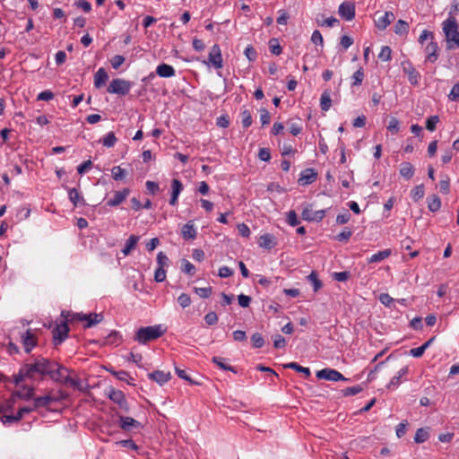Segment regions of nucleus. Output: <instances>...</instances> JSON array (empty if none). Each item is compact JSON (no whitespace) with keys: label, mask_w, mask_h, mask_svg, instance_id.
<instances>
[{"label":"nucleus","mask_w":459,"mask_h":459,"mask_svg":"<svg viewBox=\"0 0 459 459\" xmlns=\"http://www.w3.org/2000/svg\"><path fill=\"white\" fill-rule=\"evenodd\" d=\"M52 366L50 368L48 377L55 382H58L74 388L80 389L81 382L78 378H74L70 377V370L63 366H60L58 363L53 361Z\"/></svg>","instance_id":"1"},{"label":"nucleus","mask_w":459,"mask_h":459,"mask_svg":"<svg viewBox=\"0 0 459 459\" xmlns=\"http://www.w3.org/2000/svg\"><path fill=\"white\" fill-rule=\"evenodd\" d=\"M442 29L445 33L447 49L459 48V30L456 19L452 14L442 23Z\"/></svg>","instance_id":"2"},{"label":"nucleus","mask_w":459,"mask_h":459,"mask_svg":"<svg viewBox=\"0 0 459 459\" xmlns=\"http://www.w3.org/2000/svg\"><path fill=\"white\" fill-rule=\"evenodd\" d=\"M164 332L165 330L160 325L141 327L137 330L134 339L141 344H145L160 338Z\"/></svg>","instance_id":"3"},{"label":"nucleus","mask_w":459,"mask_h":459,"mask_svg":"<svg viewBox=\"0 0 459 459\" xmlns=\"http://www.w3.org/2000/svg\"><path fill=\"white\" fill-rule=\"evenodd\" d=\"M62 317L65 318L66 320H69V317H71V321H81L85 322L84 327L90 328L97 324L100 323L103 320V316L101 314L97 313H91L89 315L83 314V313H73L70 311H62L61 313Z\"/></svg>","instance_id":"4"},{"label":"nucleus","mask_w":459,"mask_h":459,"mask_svg":"<svg viewBox=\"0 0 459 459\" xmlns=\"http://www.w3.org/2000/svg\"><path fill=\"white\" fill-rule=\"evenodd\" d=\"M52 362L46 358L39 356L35 358L33 362L26 363L25 366L30 369V378H34L37 375L41 377L48 376L50 368L53 367Z\"/></svg>","instance_id":"5"},{"label":"nucleus","mask_w":459,"mask_h":459,"mask_svg":"<svg viewBox=\"0 0 459 459\" xmlns=\"http://www.w3.org/2000/svg\"><path fill=\"white\" fill-rule=\"evenodd\" d=\"M131 87L132 84L130 82L117 78L111 81L108 87V92L126 95L130 91Z\"/></svg>","instance_id":"6"},{"label":"nucleus","mask_w":459,"mask_h":459,"mask_svg":"<svg viewBox=\"0 0 459 459\" xmlns=\"http://www.w3.org/2000/svg\"><path fill=\"white\" fill-rule=\"evenodd\" d=\"M318 379H324L333 382L338 381H348L349 379L343 377V375L336 369L325 368L316 371V374Z\"/></svg>","instance_id":"7"},{"label":"nucleus","mask_w":459,"mask_h":459,"mask_svg":"<svg viewBox=\"0 0 459 459\" xmlns=\"http://www.w3.org/2000/svg\"><path fill=\"white\" fill-rule=\"evenodd\" d=\"M65 321H63L60 324H57L56 326L53 330V339L55 345L61 344L68 336L69 328L67 326V322L65 318H64ZM71 319V317H69ZM72 322L71 320H69Z\"/></svg>","instance_id":"8"},{"label":"nucleus","mask_w":459,"mask_h":459,"mask_svg":"<svg viewBox=\"0 0 459 459\" xmlns=\"http://www.w3.org/2000/svg\"><path fill=\"white\" fill-rule=\"evenodd\" d=\"M21 342L22 343L24 351L30 353L38 344V339L35 332L31 329L26 330L21 334Z\"/></svg>","instance_id":"9"},{"label":"nucleus","mask_w":459,"mask_h":459,"mask_svg":"<svg viewBox=\"0 0 459 459\" xmlns=\"http://www.w3.org/2000/svg\"><path fill=\"white\" fill-rule=\"evenodd\" d=\"M206 64L211 65L216 69H221L223 66L221 51L219 45L215 44L211 48L208 56V63Z\"/></svg>","instance_id":"10"},{"label":"nucleus","mask_w":459,"mask_h":459,"mask_svg":"<svg viewBox=\"0 0 459 459\" xmlns=\"http://www.w3.org/2000/svg\"><path fill=\"white\" fill-rule=\"evenodd\" d=\"M339 14L345 21H351L355 17V5L351 2H344L339 6Z\"/></svg>","instance_id":"11"},{"label":"nucleus","mask_w":459,"mask_h":459,"mask_svg":"<svg viewBox=\"0 0 459 459\" xmlns=\"http://www.w3.org/2000/svg\"><path fill=\"white\" fill-rule=\"evenodd\" d=\"M403 71L408 76L409 82L412 85H418L420 79V73L414 68L411 63L407 62L403 65Z\"/></svg>","instance_id":"12"},{"label":"nucleus","mask_w":459,"mask_h":459,"mask_svg":"<svg viewBox=\"0 0 459 459\" xmlns=\"http://www.w3.org/2000/svg\"><path fill=\"white\" fill-rule=\"evenodd\" d=\"M422 47L424 48V52L426 53V61L430 62V63H435L438 57L437 43L435 42L434 40H430L426 45H424Z\"/></svg>","instance_id":"13"},{"label":"nucleus","mask_w":459,"mask_h":459,"mask_svg":"<svg viewBox=\"0 0 459 459\" xmlns=\"http://www.w3.org/2000/svg\"><path fill=\"white\" fill-rule=\"evenodd\" d=\"M108 397L111 401L118 404L121 409L128 411V404L125 394L122 391L111 389L108 393Z\"/></svg>","instance_id":"14"},{"label":"nucleus","mask_w":459,"mask_h":459,"mask_svg":"<svg viewBox=\"0 0 459 459\" xmlns=\"http://www.w3.org/2000/svg\"><path fill=\"white\" fill-rule=\"evenodd\" d=\"M129 194V188H124L123 190L116 191L114 193V196L107 201V205L110 207L118 206L127 198Z\"/></svg>","instance_id":"15"},{"label":"nucleus","mask_w":459,"mask_h":459,"mask_svg":"<svg viewBox=\"0 0 459 459\" xmlns=\"http://www.w3.org/2000/svg\"><path fill=\"white\" fill-rule=\"evenodd\" d=\"M394 19L395 16L393 12H385L384 14L380 15L377 17V19L375 20V24L377 29L383 30H385L387 26L394 21Z\"/></svg>","instance_id":"16"},{"label":"nucleus","mask_w":459,"mask_h":459,"mask_svg":"<svg viewBox=\"0 0 459 459\" xmlns=\"http://www.w3.org/2000/svg\"><path fill=\"white\" fill-rule=\"evenodd\" d=\"M317 177V173L313 169H307L300 173L299 178V185L307 186L312 184Z\"/></svg>","instance_id":"17"},{"label":"nucleus","mask_w":459,"mask_h":459,"mask_svg":"<svg viewBox=\"0 0 459 459\" xmlns=\"http://www.w3.org/2000/svg\"><path fill=\"white\" fill-rule=\"evenodd\" d=\"M148 377L150 379L158 383L160 385H164L171 378L170 373L165 372L163 370H156L152 373H149Z\"/></svg>","instance_id":"18"},{"label":"nucleus","mask_w":459,"mask_h":459,"mask_svg":"<svg viewBox=\"0 0 459 459\" xmlns=\"http://www.w3.org/2000/svg\"><path fill=\"white\" fill-rule=\"evenodd\" d=\"M171 188L172 192L169 199V204L176 205L178 203V195L183 190V185L178 179L174 178L171 182Z\"/></svg>","instance_id":"19"},{"label":"nucleus","mask_w":459,"mask_h":459,"mask_svg":"<svg viewBox=\"0 0 459 459\" xmlns=\"http://www.w3.org/2000/svg\"><path fill=\"white\" fill-rule=\"evenodd\" d=\"M156 74L162 78H170L175 76L176 71L170 65L160 64L156 68Z\"/></svg>","instance_id":"20"},{"label":"nucleus","mask_w":459,"mask_h":459,"mask_svg":"<svg viewBox=\"0 0 459 459\" xmlns=\"http://www.w3.org/2000/svg\"><path fill=\"white\" fill-rule=\"evenodd\" d=\"M181 234L185 239H195L196 238L197 231L194 222H186L181 229Z\"/></svg>","instance_id":"21"},{"label":"nucleus","mask_w":459,"mask_h":459,"mask_svg":"<svg viewBox=\"0 0 459 459\" xmlns=\"http://www.w3.org/2000/svg\"><path fill=\"white\" fill-rule=\"evenodd\" d=\"M258 244L263 248L272 249L276 245L275 238L269 233L264 234L260 236Z\"/></svg>","instance_id":"22"},{"label":"nucleus","mask_w":459,"mask_h":459,"mask_svg":"<svg viewBox=\"0 0 459 459\" xmlns=\"http://www.w3.org/2000/svg\"><path fill=\"white\" fill-rule=\"evenodd\" d=\"M68 196L69 200L73 203L74 206L75 207L85 204L83 196L76 188H70L68 190Z\"/></svg>","instance_id":"23"},{"label":"nucleus","mask_w":459,"mask_h":459,"mask_svg":"<svg viewBox=\"0 0 459 459\" xmlns=\"http://www.w3.org/2000/svg\"><path fill=\"white\" fill-rule=\"evenodd\" d=\"M108 79V75L104 68H100L94 74V85L96 88L102 87Z\"/></svg>","instance_id":"24"},{"label":"nucleus","mask_w":459,"mask_h":459,"mask_svg":"<svg viewBox=\"0 0 459 459\" xmlns=\"http://www.w3.org/2000/svg\"><path fill=\"white\" fill-rule=\"evenodd\" d=\"M120 428L124 430H129L132 428H139L141 426L140 422L135 420L131 417H124L120 416Z\"/></svg>","instance_id":"25"},{"label":"nucleus","mask_w":459,"mask_h":459,"mask_svg":"<svg viewBox=\"0 0 459 459\" xmlns=\"http://www.w3.org/2000/svg\"><path fill=\"white\" fill-rule=\"evenodd\" d=\"M408 373V368H402L397 374L390 380L389 384L386 385L388 389H395L401 383V378Z\"/></svg>","instance_id":"26"},{"label":"nucleus","mask_w":459,"mask_h":459,"mask_svg":"<svg viewBox=\"0 0 459 459\" xmlns=\"http://www.w3.org/2000/svg\"><path fill=\"white\" fill-rule=\"evenodd\" d=\"M139 237L131 235L126 242L125 247L122 249V253L125 256L128 255L132 250L136 247L139 241Z\"/></svg>","instance_id":"27"},{"label":"nucleus","mask_w":459,"mask_h":459,"mask_svg":"<svg viewBox=\"0 0 459 459\" xmlns=\"http://www.w3.org/2000/svg\"><path fill=\"white\" fill-rule=\"evenodd\" d=\"M400 175L405 179H411L414 175V167L410 162H403L400 165Z\"/></svg>","instance_id":"28"},{"label":"nucleus","mask_w":459,"mask_h":459,"mask_svg":"<svg viewBox=\"0 0 459 459\" xmlns=\"http://www.w3.org/2000/svg\"><path fill=\"white\" fill-rule=\"evenodd\" d=\"M390 255L391 251L389 249H385L372 255L370 257L368 258V262L369 264L378 263L387 258Z\"/></svg>","instance_id":"29"},{"label":"nucleus","mask_w":459,"mask_h":459,"mask_svg":"<svg viewBox=\"0 0 459 459\" xmlns=\"http://www.w3.org/2000/svg\"><path fill=\"white\" fill-rule=\"evenodd\" d=\"M427 200H428V208L429 209V211L435 212L440 209L441 200L437 195H432L429 196Z\"/></svg>","instance_id":"30"},{"label":"nucleus","mask_w":459,"mask_h":459,"mask_svg":"<svg viewBox=\"0 0 459 459\" xmlns=\"http://www.w3.org/2000/svg\"><path fill=\"white\" fill-rule=\"evenodd\" d=\"M30 369H28L25 364L20 368L19 372L13 375V380L16 385H19L26 378H30Z\"/></svg>","instance_id":"31"},{"label":"nucleus","mask_w":459,"mask_h":459,"mask_svg":"<svg viewBox=\"0 0 459 459\" xmlns=\"http://www.w3.org/2000/svg\"><path fill=\"white\" fill-rule=\"evenodd\" d=\"M52 402H54V398L50 395L39 396L34 398L33 400V403L37 409L40 407H46Z\"/></svg>","instance_id":"32"},{"label":"nucleus","mask_w":459,"mask_h":459,"mask_svg":"<svg viewBox=\"0 0 459 459\" xmlns=\"http://www.w3.org/2000/svg\"><path fill=\"white\" fill-rule=\"evenodd\" d=\"M307 279L312 284L313 290L315 292L318 291L322 288L323 283L318 279L317 273L315 271L311 272V273L307 277Z\"/></svg>","instance_id":"33"},{"label":"nucleus","mask_w":459,"mask_h":459,"mask_svg":"<svg viewBox=\"0 0 459 459\" xmlns=\"http://www.w3.org/2000/svg\"><path fill=\"white\" fill-rule=\"evenodd\" d=\"M409 31V24L403 20H398L394 25V32L397 35L403 36Z\"/></svg>","instance_id":"34"},{"label":"nucleus","mask_w":459,"mask_h":459,"mask_svg":"<svg viewBox=\"0 0 459 459\" xmlns=\"http://www.w3.org/2000/svg\"><path fill=\"white\" fill-rule=\"evenodd\" d=\"M332 100L329 91H324L320 98V107L324 111H327L331 108Z\"/></svg>","instance_id":"35"},{"label":"nucleus","mask_w":459,"mask_h":459,"mask_svg":"<svg viewBox=\"0 0 459 459\" xmlns=\"http://www.w3.org/2000/svg\"><path fill=\"white\" fill-rule=\"evenodd\" d=\"M212 360V362L214 364H216L222 370H229V371H231L233 373L237 372L233 367L228 365L226 363V359H224V358L213 357Z\"/></svg>","instance_id":"36"},{"label":"nucleus","mask_w":459,"mask_h":459,"mask_svg":"<svg viewBox=\"0 0 459 459\" xmlns=\"http://www.w3.org/2000/svg\"><path fill=\"white\" fill-rule=\"evenodd\" d=\"M100 142L105 147L111 148L117 143V138L116 137L114 132H108L106 135H104Z\"/></svg>","instance_id":"37"},{"label":"nucleus","mask_w":459,"mask_h":459,"mask_svg":"<svg viewBox=\"0 0 459 459\" xmlns=\"http://www.w3.org/2000/svg\"><path fill=\"white\" fill-rule=\"evenodd\" d=\"M284 368L294 369L297 372L304 374L307 377H308L311 374L310 369L308 368L302 367L296 362H290L288 364H285Z\"/></svg>","instance_id":"38"},{"label":"nucleus","mask_w":459,"mask_h":459,"mask_svg":"<svg viewBox=\"0 0 459 459\" xmlns=\"http://www.w3.org/2000/svg\"><path fill=\"white\" fill-rule=\"evenodd\" d=\"M14 395L21 399L28 400L33 395V388L29 386H22L21 390H18L14 393Z\"/></svg>","instance_id":"39"},{"label":"nucleus","mask_w":459,"mask_h":459,"mask_svg":"<svg viewBox=\"0 0 459 459\" xmlns=\"http://www.w3.org/2000/svg\"><path fill=\"white\" fill-rule=\"evenodd\" d=\"M111 175L115 180L121 181L125 179L126 176V171L120 166H115L111 169Z\"/></svg>","instance_id":"40"},{"label":"nucleus","mask_w":459,"mask_h":459,"mask_svg":"<svg viewBox=\"0 0 459 459\" xmlns=\"http://www.w3.org/2000/svg\"><path fill=\"white\" fill-rule=\"evenodd\" d=\"M269 48L272 54L279 56L282 52V48L280 45L278 39L273 38L269 40Z\"/></svg>","instance_id":"41"},{"label":"nucleus","mask_w":459,"mask_h":459,"mask_svg":"<svg viewBox=\"0 0 459 459\" xmlns=\"http://www.w3.org/2000/svg\"><path fill=\"white\" fill-rule=\"evenodd\" d=\"M424 194H425V190H424V186L421 184V185H419V186H416L413 189H411V198L417 202L419 201L420 199H421L423 196H424Z\"/></svg>","instance_id":"42"},{"label":"nucleus","mask_w":459,"mask_h":459,"mask_svg":"<svg viewBox=\"0 0 459 459\" xmlns=\"http://www.w3.org/2000/svg\"><path fill=\"white\" fill-rule=\"evenodd\" d=\"M429 438V432L425 429H417L415 436H414V441L415 443L420 444L425 442Z\"/></svg>","instance_id":"43"},{"label":"nucleus","mask_w":459,"mask_h":459,"mask_svg":"<svg viewBox=\"0 0 459 459\" xmlns=\"http://www.w3.org/2000/svg\"><path fill=\"white\" fill-rule=\"evenodd\" d=\"M364 72L362 68L358 69L351 76L352 86H359L362 83L364 80Z\"/></svg>","instance_id":"44"},{"label":"nucleus","mask_w":459,"mask_h":459,"mask_svg":"<svg viewBox=\"0 0 459 459\" xmlns=\"http://www.w3.org/2000/svg\"><path fill=\"white\" fill-rule=\"evenodd\" d=\"M241 123L243 127L247 128L252 125L253 119L249 110L245 109L241 112Z\"/></svg>","instance_id":"45"},{"label":"nucleus","mask_w":459,"mask_h":459,"mask_svg":"<svg viewBox=\"0 0 459 459\" xmlns=\"http://www.w3.org/2000/svg\"><path fill=\"white\" fill-rule=\"evenodd\" d=\"M378 58L382 61H390L392 58V50L388 46H384L378 54Z\"/></svg>","instance_id":"46"},{"label":"nucleus","mask_w":459,"mask_h":459,"mask_svg":"<svg viewBox=\"0 0 459 459\" xmlns=\"http://www.w3.org/2000/svg\"><path fill=\"white\" fill-rule=\"evenodd\" d=\"M387 129L393 134H397L400 131L399 120L396 117H392L388 122Z\"/></svg>","instance_id":"47"},{"label":"nucleus","mask_w":459,"mask_h":459,"mask_svg":"<svg viewBox=\"0 0 459 459\" xmlns=\"http://www.w3.org/2000/svg\"><path fill=\"white\" fill-rule=\"evenodd\" d=\"M352 235V230L348 228V227H345L342 232H340L336 237H335V239L342 242V241H348L350 239V238L351 237Z\"/></svg>","instance_id":"48"},{"label":"nucleus","mask_w":459,"mask_h":459,"mask_svg":"<svg viewBox=\"0 0 459 459\" xmlns=\"http://www.w3.org/2000/svg\"><path fill=\"white\" fill-rule=\"evenodd\" d=\"M181 270L183 273L189 274V275H193L195 273V265L193 264H191L189 261H187L186 259L182 260Z\"/></svg>","instance_id":"49"},{"label":"nucleus","mask_w":459,"mask_h":459,"mask_svg":"<svg viewBox=\"0 0 459 459\" xmlns=\"http://www.w3.org/2000/svg\"><path fill=\"white\" fill-rule=\"evenodd\" d=\"M362 390V387L359 385H357L354 386L346 387L342 391V393L344 396H351L359 394Z\"/></svg>","instance_id":"50"},{"label":"nucleus","mask_w":459,"mask_h":459,"mask_svg":"<svg viewBox=\"0 0 459 459\" xmlns=\"http://www.w3.org/2000/svg\"><path fill=\"white\" fill-rule=\"evenodd\" d=\"M314 211L310 204H307L302 210V219L307 221H313Z\"/></svg>","instance_id":"51"},{"label":"nucleus","mask_w":459,"mask_h":459,"mask_svg":"<svg viewBox=\"0 0 459 459\" xmlns=\"http://www.w3.org/2000/svg\"><path fill=\"white\" fill-rule=\"evenodd\" d=\"M178 302L181 307L186 308L190 306L191 298L186 293H181L178 298Z\"/></svg>","instance_id":"52"},{"label":"nucleus","mask_w":459,"mask_h":459,"mask_svg":"<svg viewBox=\"0 0 459 459\" xmlns=\"http://www.w3.org/2000/svg\"><path fill=\"white\" fill-rule=\"evenodd\" d=\"M251 342L255 348H261L264 344V338L259 333H255L252 335Z\"/></svg>","instance_id":"53"},{"label":"nucleus","mask_w":459,"mask_h":459,"mask_svg":"<svg viewBox=\"0 0 459 459\" xmlns=\"http://www.w3.org/2000/svg\"><path fill=\"white\" fill-rule=\"evenodd\" d=\"M428 40H434V35L431 31H429L427 30H424L421 34L420 35V38H419V43L421 45V46H424L426 41Z\"/></svg>","instance_id":"54"},{"label":"nucleus","mask_w":459,"mask_h":459,"mask_svg":"<svg viewBox=\"0 0 459 459\" xmlns=\"http://www.w3.org/2000/svg\"><path fill=\"white\" fill-rule=\"evenodd\" d=\"M439 191L442 194L447 195L450 191V180L448 177H446V178L441 179L438 184Z\"/></svg>","instance_id":"55"},{"label":"nucleus","mask_w":459,"mask_h":459,"mask_svg":"<svg viewBox=\"0 0 459 459\" xmlns=\"http://www.w3.org/2000/svg\"><path fill=\"white\" fill-rule=\"evenodd\" d=\"M169 257L163 253L159 252L157 255V264L159 268H164L169 265Z\"/></svg>","instance_id":"56"},{"label":"nucleus","mask_w":459,"mask_h":459,"mask_svg":"<svg viewBox=\"0 0 459 459\" xmlns=\"http://www.w3.org/2000/svg\"><path fill=\"white\" fill-rule=\"evenodd\" d=\"M125 62V57L121 55H116L110 59V64L114 69H118Z\"/></svg>","instance_id":"57"},{"label":"nucleus","mask_w":459,"mask_h":459,"mask_svg":"<svg viewBox=\"0 0 459 459\" xmlns=\"http://www.w3.org/2000/svg\"><path fill=\"white\" fill-rule=\"evenodd\" d=\"M439 122L437 116H432L426 121V127L428 130L433 132L436 129L437 124Z\"/></svg>","instance_id":"58"},{"label":"nucleus","mask_w":459,"mask_h":459,"mask_svg":"<svg viewBox=\"0 0 459 459\" xmlns=\"http://www.w3.org/2000/svg\"><path fill=\"white\" fill-rule=\"evenodd\" d=\"M311 41L315 45H319V46L323 47L324 39H323V36L319 30H316L313 31L312 36H311Z\"/></svg>","instance_id":"59"},{"label":"nucleus","mask_w":459,"mask_h":459,"mask_svg":"<svg viewBox=\"0 0 459 459\" xmlns=\"http://www.w3.org/2000/svg\"><path fill=\"white\" fill-rule=\"evenodd\" d=\"M195 292L201 298L206 299L209 298L212 294V288H195Z\"/></svg>","instance_id":"60"},{"label":"nucleus","mask_w":459,"mask_h":459,"mask_svg":"<svg viewBox=\"0 0 459 459\" xmlns=\"http://www.w3.org/2000/svg\"><path fill=\"white\" fill-rule=\"evenodd\" d=\"M204 321L208 325H213L218 322V316L213 311L209 312L204 316Z\"/></svg>","instance_id":"61"},{"label":"nucleus","mask_w":459,"mask_h":459,"mask_svg":"<svg viewBox=\"0 0 459 459\" xmlns=\"http://www.w3.org/2000/svg\"><path fill=\"white\" fill-rule=\"evenodd\" d=\"M287 222L292 227L297 226L299 223V221L295 211H290L287 213Z\"/></svg>","instance_id":"62"},{"label":"nucleus","mask_w":459,"mask_h":459,"mask_svg":"<svg viewBox=\"0 0 459 459\" xmlns=\"http://www.w3.org/2000/svg\"><path fill=\"white\" fill-rule=\"evenodd\" d=\"M285 345H286V341L283 336H281V334H276L273 337V346L275 349L284 348Z\"/></svg>","instance_id":"63"},{"label":"nucleus","mask_w":459,"mask_h":459,"mask_svg":"<svg viewBox=\"0 0 459 459\" xmlns=\"http://www.w3.org/2000/svg\"><path fill=\"white\" fill-rule=\"evenodd\" d=\"M448 98L450 100H453V101L459 100V82L455 83L453 86L450 93L448 94Z\"/></svg>","instance_id":"64"}]
</instances>
